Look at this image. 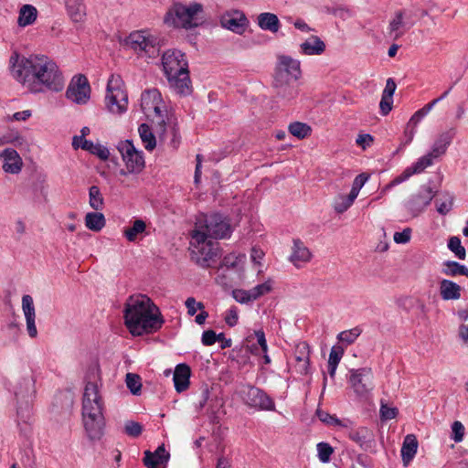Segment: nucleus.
Segmentation results:
<instances>
[{
	"instance_id": "36",
	"label": "nucleus",
	"mask_w": 468,
	"mask_h": 468,
	"mask_svg": "<svg viewBox=\"0 0 468 468\" xmlns=\"http://www.w3.org/2000/svg\"><path fill=\"white\" fill-rule=\"evenodd\" d=\"M404 21L402 12L395 14L388 25V34L393 39H398L404 34Z\"/></svg>"
},
{
	"instance_id": "46",
	"label": "nucleus",
	"mask_w": 468,
	"mask_h": 468,
	"mask_svg": "<svg viewBox=\"0 0 468 468\" xmlns=\"http://www.w3.org/2000/svg\"><path fill=\"white\" fill-rule=\"evenodd\" d=\"M126 386L133 395L140 394L142 382L141 378L137 374L128 373L125 378Z\"/></svg>"
},
{
	"instance_id": "4",
	"label": "nucleus",
	"mask_w": 468,
	"mask_h": 468,
	"mask_svg": "<svg viewBox=\"0 0 468 468\" xmlns=\"http://www.w3.org/2000/svg\"><path fill=\"white\" fill-rule=\"evenodd\" d=\"M104 403L96 382L86 384L82 399V422L88 437L94 441L103 435Z\"/></svg>"
},
{
	"instance_id": "62",
	"label": "nucleus",
	"mask_w": 468,
	"mask_h": 468,
	"mask_svg": "<svg viewBox=\"0 0 468 468\" xmlns=\"http://www.w3.org/2000/svg\"><path fill=\"white\" fill-rule=\"evenodd\" d=\"M317 415L323 422H325V423L331 424V425L346 427V425H344L342 423V420H338L337 418H335L334 416H331L330 414H328L324 411L318 410Z\"/></svg>"
},
{
	"instance_id": "43",
	"label": "nucleus",
	"mask_w": 468,
	"mask_h": 468,
	"mask_svg": "<svg viewBox=\"0 0 468 468\" xmlns=\"http://www.w3.org/2000/svg\"><path fill=\"white\" fill-rule=\"evenodd\" d=\"M317 457L323 463H327L334 453V448L327 442H319L316 445Z\"/></svg>"
},
{
	"instance_id": "50",
	"label": "nucleus",
	"mask_w": 468,
	"mask_h": 468,
	"mask_svg": "<svg viewBox=\"0 0 468 468\" xmlns=\"http://www.w3.org/2000/svg\"><path fill=\"white\" fill-rule=\"evenodd\" d=\"M68 12L74 22H80L85 16V5L81 3L69 5Z\"/></svg>"
},
{
	"instance_id": "16",
	"label": "nucleus",
	"mask_w": 468,
	"mask_h": 468,
	"mask_svg": "<svg viewBox=\"0 0 468 468\" xmlns=\"http://www.w3.org/2000/svg\"><path fill=\"white\" fill-rule=\"evenodd\" d=\"M162 65L165 76H174L185 70H188L186 55L179 49H168L162 56Z\"/></svg>"
},
{
	"instance_id": "45",
	"label": "nucleus",
	"mask_w": 468,
	"mask_h": 468,
	"mask_svg": "<svg viewBox=\"0 0 468 468\" xmlns=\"http://www.w3.org/2000/svg\"><path fill=\"white\" fill-rule=\"evenodd\" d=\"M448 249L452 251L458 259H465L466 251L461 243L460 238L456 236L451 237L448 241Z\"/></svg>"
},
{
	"instance_id": "23",
	"label": "nucleus",
	"mask_w": 468,
	"mask_h": 468,
	"mask_svg": "<svg viewBox=\"0 0 468 468\" xmlns=\"http://www.w3.org/2000/svg\"><path fill=\"white\" fill-rule=\"evenodd\" d=\"M22 309L27 322V330L30 337L35 338L37 335L35 318V306L33 298L26 294L22 297Z\"/></svg>"
},
{
	"instance_id": "19",
	"label": "nucleus",
	"mask_w": 468,
	"mask_h": 468,
	"mask_svg": "<svg viewBox=\"0 0 468 468\" xmlns=\"http://www.w3.org/2000/svg\"><path fill=\"white\" fill-rule=\"evenodd\" d=\"M2 168L5 173L18 175L23 168L24 163L19 154L13 148L6 147L0 153Z\"/></svg>"
},
{
	"instance_id": "58",
	"label": "nucleus",
	"mask_w": 468,
	"mask_h": 468,
	"mask_svg": "<svg viewBox=\"0 0 468 468\" xmlns=\"http://www.w3.org/2000/svg\"><path fill=\"white\" fill-rule=\"evenodd\" d=\"M186 307L187 309V314L190 316L196 314L198 310H204L205 306L203 303L197 302L194 297H188L185 302Z\"/></svg>"
},
{
	"instance_id": "47",
	"label": "nucleus",
	"mask_w": 468,
	"mask_h": 468,
	"mask_svg": "<svg viewBox=\"0 0 468 468\" xmlns=\"http://www.w3.org/2000/svg\"><path fill=\"white\" fill-rule=\"evenodd\" d=\"M433 159L435 157L429 153L419 158L410 167L415 174H420L433 164Z\"/></svg>"
},
{
	"instance_id": "22",
	"label": "nucleus",
	"mask_w": 468,
	"mask_h": 468,
	"mask_svg": "<svg viewBox=\"0 0 468 468\" xmlns=\"http://www.w3.org/2000/svg\"><path fill=\"white\" fill-rule=\"evenodd\" d=\"M170 88L177 94L186 96L192 91L188 70L166 76Z\"/></svg>"
},
{
	"instance_id": "42",
	"label": "nucleus",
	"mask_w": 468,
	"mask_h": 468,
	"mask_svg": "<svg viewBox=\"0 0 468 468\" xmlns=\"http://www.w3.org/2000/svg\"><path fill=\"white\" fill-rule=\"evenodd\" d=\"M246 261V255L242 253H229L226 255L221 262L222 267L236 269L241 267Z\"/></svg>"
},
{
	"instance_id": "11",
	"label": "nucleus",
	"mask_w": 468,
	"mask_h": 468,
	"mask_svg": "<svg viewBox=\"0 0 468 468\" xmlns=\"http://www.w3.org/2000/svg\"><path fill=\"white\" fill-rule=\"evenodd\" d=\"M116 148L125 166V169L120 170V175H138L144 169L145 160L144 153L134 146L133 141H120Z\"/></svg>"
},
{
	"instance_id": "38",
	"label": "nucleus",
	"mask_w": 468,
	"mask_h": 468,
	"mask_svg": "<svg viewBox=\"0 0 468 468\" xmlns=\"http://www.w3.org/2000/svg\"><path fill=\"white\" fill-rule=\"evenodd\" d=\"M289 132L298 139H304L311 135L312 128L307 123L293 122L288 126Z\"/></svg>"
},
{
	"instance_id": "7",
	"label": "nucleus",
	"mask_w": 468,
	"mask_h": 468,
	"mask_svg": "<svg viewBox=\"0 0 468 468\" xmlns=\"http://www.w3.org/2000/svg\"><path fill=\"white\" fill-rule=\"evenodd\" d=\"M105 108L113 115L124 114L128 109V95L124 90V84L120 75L112 74L108 80Z\"/></svg>"
},
{
	"instance_id": "26",
	"label": "nucleus",
	"mask_w": 468,
	"mask_h": 468,
	"mask_svg": "<svg viewBox=\"0 0 468 468\" xmlns=\"http://www.w3.org/2000/svg\"><path fill=\"white\" fill-rule=\"evenodd\" d=\"M191 369L186 364H179L174 372V384L177 392H183L189 387Z\"/></svg>"
},
{
	"instance_id": "9",
	"label": "nucleus",
	"mask_w": 468,
	"mask_h": 468,
	"mask_svg": "<svg viewBox=\"0 0 468 468\" xmlns=\"http://www.w3.org/2000/svg\"><path fill=\"white\" fill-rule=\"evenodd\" d=\"M435 197V191L430 185H422L401 205V212L406 220L415 218L422 214Z\"/></svg>"
},
{
	"instance_id": "31",
	"label": "nucleus",
	"mask_w": 468,
	"mask_h": 468,
	"mask_svg": "<svg viewBox=\"0 0 468 468\" xmlns=\"http://www.w3.org/2000/svg\"><path fill=\"white\" fill-rule=\"evenodd\" d=\"M452 139V133L447 132L441 133L439 138L435 141L434 144L432 145V148L430 152L431 155H433L435 158H438L445 154L447 147L451 144Z\"/></svg>"
},
{
	"instance_id": "28",
	"label": "nucleus",
	"mask_w": 468,
	"mask_h": 468,
	"mask_svg": "<svg viewBox=\"0 0 468 468\" xmlns=\"http://www.w3.org/2000/svg\"><path fill=\"white\" fill-rule=\"evenodd\" d=\"M256 23L264 31L277 33L281 28V22L277 15L271 12H263L258 15Z\"/></svg>"
},
{
	"instance_id": "53",
	"label": "nucleus",
	"mask_w": 468,
	"mask_h": 468,
	"mask_svg": "<svg viewBox=\"0 0 468 468\" xmlns=\"http://www.w3.org/2000/svg\"><path fill=\"white\" fill-rule=\"evenodd\" d=\"M239 311L237 306H231L224 314V321L229 326H235L239 322Z\"/></svg>"
},
{
	"instance_id": "41",
	"label": "nucleus",
	"mask_w": 468,
	"mask_h": 468,
	"mask_svg": "<svg viewBox=\"0 0 468 468\" xmlns=\"http://www.w3.org/2000/svg\"><path fill=\"white\" fill-rule=\"evenodd\" d=\"M81 148L90 151L103 161L107 160L110 156V151L107 147L101 144H94L90 141H84Z\"/></svg>"
},
{
	"instance_id": "32",
	"label": "nucleus",
	"mask_w": 468,
	"mask_h": 468,
	"mask_svg": "<svg viewBox=\"0 0 468 468\" xmlns=\"http://www.w3.org/2000/svg\"><path fill=\"white\" fill-rule=\"evenodd\" d=\"M348 437L360 446H364L373 441L372 431L366 427L350 430L348 431Z\"/></svg>"
},
{
	"instance_id": "33",
	"label": "nucleus",
	"mask_w": 468,
	"mask_h": 468,
	"mask_svg": "<svg viewBox=\"0 0 468 468\" xmlns=\"http://www.w3.org/2000/svg\"><path fill=\"white\" fill-rule=\"evenodd\" d=\"M141 141L147 151H153L156 146V139L152 129L145 123L138 128Z\"/></svg>"
},
{
	"instance_id": "35",
	"label": "nucleus",
	"mask_w": 468,
	"mask_h": 468,
	"mask_svg": "<svg viewBox=\"0 0 468 468\" xmlns=\"http://www.w3.org/2000/svg\"><path fill=\"white\" fill-rule=\"evenodd\" d=\"M356 197L349 193L348 195H338L335 197L333 202V207L338 214L346 212L356 200Z\"/></svg>"
},
{
	"instance_id": "49",
	"label": "nucleus",
	"mask_w": 468,
	"mask_h": 468,
	"mask_svg": "<svg viewBox=\"0 0 468 468\" xmlns=\"http://www.w3.org/2000/svg\"><path fill=\"white\" fill-rule=\"evenodd\" d=\"M452 90V87L450 89H448L446 91H444L441 96H440L439 98L431 101V102L427 103L426 105H424L421 109L418 110L413 115L412 117H425L426 115H428L430 113V112L431 111V109L441 100H443L444 98H446L448 96V94L450 93Z\"/></svg>"
},
{
	"instance_id": "37",
	"label": "nucleus",
	"mask_w": 468,
	"mask_h": 468,
	"mask_svg": "<svg viewBox=\"0 0 468 468\" xmlns=\"http://www.w3.org/2000/svg\"><path fill=\"white\" fill-rule=\"evenodd\" d=\"M442 272L447 276L463 275L468 277V269L457 261H448L443 263Z\"/></svg>"
},
{
	"instance_id": "55",
	"label": "nucleus",
	"mask_w": 468,
	"mask_h": 468,
	"mask_svg": "<svg viewBox=\"0 0 468 468\" xmlns=\"http://www.w3.org/2000/svg\"><path fill=\"white\" fill-rule=\"evenodd\" d=\"M233 298L240 303H248L250 302H253L254 298H252V291L250 290H234L232 292Z\"/></svg>"
},
{
	"instance_id": "2",
	"label": "nucleus",
	"mask_w": 468,
	"mask_h": 468,
	"mask_svg": "<svg viewBox=\"0 0 468 468\" xmlns=\"http://www.w3.org/2000/svg\"><path fill=\"white\" fill-rule=\"evenodd\" d=\"M123 318L134 336L155 333L165 323L159 307L145 294H134L126 300Z\"/></svg>"
},
{
	"instance_id": "5",
	"label": "nucleus",
	"mask_w": 468,
	"mask_h": 468,
	"mask_svg": "<svg viewBox=\"0 0 468 468\" xmlns=\"http://www.w3.org/2000/svg\"><path fill=\"white\" fill-rule=\"evenodd\" d=\"M302 77L301 61L288 55H279L273 74V87L286 99L295 98L299 91L294 82Z\"/></svg>"
},
{
	"instance_id": "39",
	"label": "nucleus",
	"mask_w": 468,
	"mask_h": 468,
	"mask_svg": "<svg viewBox=\"0 0 468 468\" xmlns=\"http://www.w3.org/2000/svg\"><path fill=\"white\" fill-rule=\"evenodd\" d=\"M298 349L303 354V359L295 364V370L302 375H306L309 372V346L306 343H302L298 345Z\"/></svg>"
},
{
	"instance_id": "52",
	"label": "nucleus",
	"mask_w": 468,
	"mask_h": 468,
	"mask_svg": "<svg viewBox=\"0 0 468 468\" xmlns=\"http://www.w3.org/2000/svg\"><path fill=\"white\" fill-rule=\"evenodd\" d=\"M415 175L411 167H407L399 176H396L392 181H390L382 190V192H386L395 186H398L404 181L408 180L411 176Z\"/></svg>"
},
{
	"instance_id": "13",
	"label": "nucleus",
	"mask_w": 468,
	"mask_h": 468,
	"mask_svg": "<svg viewBox=\"0 0 468 468\" xmlns=\"http://www.w3.org/2000/svg\"><path fill=\"white\" fill-rule=\"evenodd\" d=\"M348 383L357 397L367 398L375 388L372 369L370 367L350 369Z\"/></svg>"
},
{
	"instance_id": "20",
	"label": "nucleus",
	"mask_w": 468,
	"mask_h": 468,
	"mask_svg": "<svg viewBox=\"0 0 468 468\" xmlns=\"http://www.w3.org/2000/svg\"><path fill=\"white\" fill-rule=\"evenodd\" d=\"M313 254L309 248L299 239L292 240L289 261L296 268H303L311 261Z\"/></svg>"
},
{
	"instance_id": "1",
	"label": "nucleus",
	"mask_w": 468,
	"mask_h": 468,
	"mask_svg": "<svg viewBox=\"0 0 468 468\" xmlns=\"http://www.w3.org/2000/svg\"><path fill=\"white\" fill-rule=\"evenodd\" d=\"M8 70L12 79L31 93L58 92L65 86L58 66L45 55L26 57L15 51L9 58Z\"/></svg>"
},
{
	"instance_id": "56",
	"label": "nucleus",
	"mask_w": 468,
	"mask_h": 468,
	"mask_svg": "<svg viewBox=\"0 0 468 468\" xmlns=\"http://www.w3.org/2000/svg\"><path fill=\"white\" fill-rule=\"evenodd\" d=\"M345 350L341 346H334L329 354L328 364L338 366L344 356Z\"/></svg>"
},
{
	"instance_id": "3",
	"label": "nucleus",
	"mask_w": 468,
	"mask_h": 468,
	"mask_svg": "<svg viewBox=\"0 0 468 468\" xmlns=\"http://www.w3.org/2000/svg\"><path fill=\"white\" fill-rule=\"evenodd\" d=\"M164 24L176 30H194L207 22L205 6L197 1H175L164 16Z\"/></svg>"
},
{
	"instance_id": "8",
	"label": "nucleus",
	"mask_w": 468,
	"mask_h": 468,
	"mask_svg": "<svg viewBox=\"0 0 468 468\" xmlns=\"http://www.w3.org/2000/svg\"><path fill=\"white\" fill-rule=\"evenodd\" d=\"M190 249L192 259L196 263L206 268L209 267L211 261L217 257L218 243L207 238L204 232L192 230Z\"/></svg>"
},
{
	"instance_id": "18",
	"label": "nucleus",
	"mask_w": 468,
	"mask_h": 468,
	"mask_svg": "<svg viewBox=\"0 0 468 468\" xmlns=\"http://www.w3.org/2000/svg\"><path fill=\"white\" fill-rule=\"evenodd\" d=\"M220 25L228 30L242 35L247 28L248 19L242 11L232 10L221 16Z\"/></svg>"
},
{
	"instance_id": "24",
	"label": "nucleus",
	"mask_w": 468,
	"mask_h": 468,
	"mask_svg": "<svg viewBox=\"0 0 468 468\" xmlns=\"http://www.w3.org/2000/svg\"><path fill=\"white\" fill-rule=\"evenodd\" d=\"M325 43L318 36H311L299 47L300 53L304 56H319L325 51Z\"/></svg>"
},
{
	"instance_id": "51",
	"label": "nucleus",
	"mask_w": 468,
	"mask_h": 468,
	"mask_svg": "<svg viewBox=\"0 0 468 468\" xmlns=\"http://www.w3.org/2000/svg\"><path fill=\"white\" fill-rule=\"evenodd\" d=\"M417 125L418 122L416 119H410L404 130V135L401 142L402 146L411 143L416 133Z\"/></svg>"
},
{
	"instance_id": "44",
	"label": "nucleus",
	"mask_w": 468,
	"mask_h": 468,
	"mask_svg": "<svg viewBox=\"0 0 468 468\" xmlns=\"http://www.w3.org/2000/svg\"><path fill=\"white\" fill-rule=\"evenodd\" d=\"M362 330L359 327H354L350 330H346L338 334L337 339L345 343L346 345H351L355 343V341L361 335Z\"/></svg>"
},
{
	"instance_id": "57",
	"label": "nucleus",
	"mask_w": 468,
	"mask_h": 468,
	"mask_svg": "<svg viewBox=\"0 0 468 468\" xmlns=\"http://www.w3.org/2000/svg\"><path fill=\"white\" fill-rule=\"evenodd\" d=\"M464 431L465 429L463 423L459 420H455L452 424V439L455 442H461L464 437Z\"/></svg>"
},
{
	"instance_id": "21",
	"label": "nucleus",
	"mask_w": 468,
	"mask_h": 468,
	"mask_svg": "<svg viewBox=\"0 0 468 468\" xmlns=\"http://www.w3.org/2000/svg\"><path fill=\"white\" fill-rule=\"evenodd\" d=\"M169 457V452H166L164 444H162L154 452L145 451L143 461L147 468H166Z\"/></svg>"
},
{
	"instance_id": "61",
	"label": "nucleus",
	"mask_w": 468,
	"mask_h": 468,
	"mask_svg": "<svg viewBox=\"0 0 468 468\" xmlns=\"http://www.w3.org/2000/svg\"><path fill=\"white\" fill-rule=\"evenodd\" d=\"M411 232L410 228H406L400 232H395L393 239L398 244H406L410 240Z\"/></svg>"
},
{
	"instance_id": "54",
	"label": "nucleus",
	"mask_w": 468,
	"mask_h": 468,
	"mask_svg": "<svg viewBox=\"0 0 468 468\" xmlns=\"http://www.w3.org/2000/svg\"><path fill=\"white\" fill-rule=\"evenodd\" d=\"M143 431V426L136 421L127 420L124 424V432L131 437H139Z\"/></svg>"
},
{
	"instance_id": "30",
	"label": "nucleus",
	"mask_w": 468,
	"mask_h": 468,
	"mask_svg": "<svg viewBox=\"0 0 468 468\" xmlns=\"http://www.w3.org/2000/svg\"><path fill=\"white\" fill-rule=\"evenodd\" d=\"M440 294L442 300H459L461 298L462 287L456 282L443 279L440 282Z\"/></svg>"
},
{
	"instance_id": "12",
	"label": "nucleus",
	"mask_w": 468,
	"mask_h": 468,
	"mask_svg": "<svg viewBox=\"0 0 468 468\" xmlns=\"http://www.w3.org/2000/svg\"><path fill=\"white\" fill-rule=\"evenodd\" d=\"M195 231L204 232L205 236L213 240L225 239L230 235L229 223L218 214L202 215L195 224Z\"/></svg>"
},
{
	"instance_id": "27",
	"label": "nucleus",
	"mask_w": 468,
	"mask_h": 468,
	"mask_svg": "<svg viewBox=\"0 0 468 468\" xmlns=\"http://www.w3.org/2000/svg\"><path fill=\"white\" fill-rule=\"evenodd\" d=\"M146 230L145 221L138 218L133 221L132 226L123 229L122 235L129 242H136L147 234Z\"/></svg>"
},
{
	"instance_id": "63",
	"label": "nucleus",
	"mask_w": 468,
	"mask_h": 468,
	"mask_svg": "<svg viewBox=\"0 0 468 468\" xmlns=\"http://www.w3.org/2000/svg\"><path fill=\"white\" fill-rule=\"evenodd\" d=\"M373 141L374 139L372 135L368 133H360L356 139V144L365 150L372 144Z\"/></svg>"
},
{
	"instance_id": "25",
	"label": "nucleus",
	"mask_w": 468,
	"mask_h": 468,
	"mask_svg": "<svg viewBox=\"0 0 468 468\" xmlns=\"http://www.w3.org/2000/svg\"><path fill=\"white\" fill-rule=\"evenodd\" d=\"M419 447V442L414 434H408L405 436L400 454L404 466H408L415 457Z\"/></svg>"
},
{
	"instance_id": "14",
	"label": "nucleus",
	"mask_w": 468,
	"mask_h": 468,
	"mask_svg": "<svg viewBox=\"0 0 468 468\" xmlns=\"http://www.w3.org/2000/svg\"><path fill=\"white\" fill-rule=\"evenodd\" d=\"M243 402L259 410H272L275 408L273 400L261 389L252 386H243L239 391Z\"/></svg>"
},
{
	"instance_id": "48",
	"label": "nucleus",
	"mask_w": 468,
	"mask_h": 468,
	"mask_svg": "<svg viewBox=\"0 0 468 468\" xmlns=\"http://www.w3.org/2000/svg\"><path fill=\"white\" fill-rule=\"evenodd\" d=\"M273 286V281L271 279H268L263 283L258 284L251 288L252 291V298L254 301L259 299L260 297L269 293L271 292Z\"/></svg>"
},
{
	"instance_id": "40",
	"label": "nucleus",
	"mask_w": 468,
	"mask_h": 468,
	"mask_svg": "<svg viewBox=\"0 0 468 468\" xmlns=\"http://www.w3.org/2000/svg\"><path fill=\"white\" fill-rule=\"evenodd\" d=\"M89 204L96 211L103 208L104 199L97 186H91L89 189Z\"/></svg>"
},
{
	"instance_id": "64",
	"label": "nucleus",
	"mask_w": 468,
	"mask_h": 468,
	"mask_svg": "<svg viewBox=\"0 0 468 468\" xmlns=\"http://www.w3.org/2000/svg\"><path fill=\"white\" fill-rule=\"evenodd\" d=\"M264 256H265V253L261 249H260L258 247H253L251 249L250 260L253 262V264L261 266Z\"/></svg>"
},
{
	"instance_id": "59",
	"label": "nucleus",
	"mask_w": 468,
	"mask_h": 468,
	"mask_svg": "<svg viewBox=\"0 0 468 468\" xmlns=\"http://www.w3.org/2000/svg\"><path fill=\"white\" fill-rule=\"evenodd\" d=\"M368 176L365 174H360L356 176V178L353 181L352 188L350 190V193L354 195L356 197H357L360 189L364 186L366 182L367 181Z\"/></svg>"
},
{
	"instance_id": "6",
	"label": "nucleus",
	"mask_w": 468,
	"mask_h": 468,
	"mask_svg": "<svg viewBox=\"0 0 468 468\" xmlns=\"http://www.w3.org/2000/svg\"><path fill=\"white\" fill-rule=\"evenodd\" d=\"M123 43L127 48L140 58H156L159 54L158 37L150 29L131 32Z\"/></svg>"
},
{
	"instance_id": "17",
	"label": "nucleus",
	"mask_w": 468,
	"mask_h": 468,
	"mask_svg": "<svg viewBox=\"0 0 468 468\" xmlns=\"http://www.w3.org/2000/svg\"><path fill=\"white\" fill-rule=\"evenodd\" d=\"M15 395L18 403H25L26 408L29 407L35 395V379L31 373H27L16 381Z\"/></svg>"
},
{
	"instance_id": "29",
	"label": "nucleus",
	"mask_w": 468,
	"mask_h": 468,
	"mask_svg": "<svg viewBox=\"0 0 468 468\" xmlns=\"http://www.w3.org/2000/svg\"><path fill=\"white\" fill-rule=\"evenodd\" d=\"M37 16L38 11L33 5L25 4L18 10L17 26L19 27L31 26L37 21Z\"/></svg>"
},
{
	"instance_id": "15",
	"label": "nucleus",
	"mask_w": 468,
	"mask_h": 468,
	"mask_svg": "<svg viewBox=\"0 0 468 468\" xmlns=\"http://www.w3.org/2000/svg\"><path fill=\"white\" fill-rule=\"evenodd\" d=\"M91 89L88 79L84 75L72 78L67 90L66 97L71 102L78 105L87 104L90 99Z\"/></svg>"
},
{
	"instance_id": "34",
	"label": "nucleus",
	"mask_w": 468,
	"mask_h": 468,
	"mask_svg": "<svg viewBox=\"0 0 468 468\" xmlns=\"http://www.w3.org/2000/svg\"><path fill=\"white\" fill-rule=\"evenodd\" d=\"M106 224L105 218L100 212H89L85 216V226L92 231L101 230Z\"/></svg>"
},
{
	"instance_id": "10",
	"label": "nucleus",
	"mask_w": 468,
	"mask_h": 468,
	"mask_svg": "<svg viewBox=\"0 0 468 468\" xmlns=\"http://www.w3.org/2000/svg\"><path fill=\"white\" fill-rule=\"evenodd\" d=\"M140 107L145 117H168L175 114L170 102L163 98L157 89H148L142 92Z\"/></svg>"
},
{
	"instance_id": "60",
	"label": "nucleus",
	"mask_w": 468,
	"mask_h": 468,
	"mask_svg": "<svg viewBox=\"0 0 468 468\" xmlns=\"http://www.w3.org/2000/svg\"><path fill=\"white\" fill-rule=\"evenodd\" d=\"M255 335L257 337L258 344L261 346V351L264 354V356H263L264 362H265V364H269L271 362V359H270L269 356L267 355L268 346H267V342H266V338H265V334L262 330H258V331H255Z\"/></svg>"
}]
</instances>
